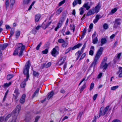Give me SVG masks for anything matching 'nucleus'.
I'll return each mask as SVG.
<instances>
[{
  "label": "nucleus",
  "mask_w": 122,
  "mask_h": 122,
  "mask_svg": "<svg viewBox=\"0 0 122 122\" xmlns=\"http://www.w3.org/2000/svg\"><path fill=\"white\" fill-rule=\"evenodd\" d=\"M5 6L6 8L8 7L9 6V0H5Z\"/></svg>",
  "instance_id": "3c124183"
},
{
  "label": "nucleus",
  "mask_w": 122,
  "mask_h": 122,
  "mask_svg": "<svg viewBox=\"0 0 122 122\" xmlns=\"http://www.w3.org/2000/svg\"><path fill=\"white\" fill-rule=\"evenodd\" d=\"M41 16V15L40 14H38L36 15L35 16V22H38L40 19Z\"/></svg>",
  "instance_id": "f3484780"
},
{
  "label": "nucleus",
  "mask_w": 122,
  "mask_h": 122,
  "mask_svg": "<svg viewBox=\"0 0 122 122\" xmlns=\"http://www.w3.org/2000/svg\"><path fill=\"white\" fill-rule=\"evenodd\" d=\"M94 13H95V12H94V9H93L92 10H90L89 11L87 12L86 16H90Z\"/></svg>",
  "instance_id": "4468645a"
},
{
  "label": "nucleus",
  "mask_w": 122,
  "mask_h": 122,
  "mask_svg": "<svg viewBox=\"0 0 122 122\" xmlns=\"http://www.w3.org/2000/svg\"><path fill=\"white\" fill-rule=\"evenodd\" d=\"M103 50V48L102 47H100V49L98 50L95 56L94 60L91 64L90 67H93V69L94 70L95 67L97 63V60L102 55Z\"/></svg>",
  "instance_id": "f257e3e1"
},
{
  "label": "nucleus",
  "mask_w": 122,
  "mask_h": 122,
  "mask_svg": "<svg viewBox=\"0 0 122 122\" xmlns=\"http://www.w3.org/2000/svg\"><path fill=\"white\" fill-rule=\"evenodd\" d=\"M48 52V50L47 49H46L42 51V53L44 54H47Z\"/></svg>",
  "instance_id": "79ce46f5"
},
{
  "label": "nucleus",
  "mask_w": 122,
  "mask_h": 122,
  "mask_svg": "<svg viewBox=\"0 0 122 122\" xmlns=\"http://www.w3.org/2000/svg\"><path fill=\"white\" fill-rule=\"evenodd\" d=\"M42 44L41 42H40V43L37 46L36 48V49L37 50H38L39 49V48L41 46V45Z\"/></svg>",
  "instance_id": "c03bdc74"
},
{
  "label": "nucleus",
  "mask_w": 122,
  "mask_h": 122,
  "mask_svg": "<svg viewBox=\"0 0 122 122\" xmlns=\"http://www.w3.org/2000/svg\"><path fill=\"white\" fill-rule=\"evenodd\" d=\"M82 45V44H81L78 43L72 47H69L66 50L65 52V54H66L68 53L71 50H74L76 48H79Z\"/></svg>",
  "instance_id": "39448f33"
},
{
  "label": "nucleus",
  "mask_w": 122,
  "mask_h": 122,
  "mask_svg": "<svg viewBox=\"0 0 122 122\" xmlns=\"http://www.w3.org/2000/svg\"><path fill=\"white\" fill-rule=\"evenodd\" d=\"M62 24L61 23L59 22L58 23L57 25V26L59 28L61 26Z\"/></svg>",
  "instance_id": "13d9d810"
},
{
  "label": "nucleus",
  "mask_w": 122,
  "mask_h": 122,
  "mask_svg": "<svg viewBox=\"0 0 122 122\" xmlns=\"http://www.w3.org/2000/svg\"><path fill=\"white\" fill-rule=\"evenodd\" d=\"M86 87V83H84V85L81 86V87L80 89V91H81V92L84 89H85Z\"/></svg>",
  "instance_id": "5701e85b"
},
{
  "label": "nucleus",
  "mask_w": 122,
  "mask_h": 122,
  "mask_svg": "<svg viewBox=\"0 0 122 122\" xmlns=\"http://www.w3.org/2000/svg\"><path fill=\"white\" fill-rule=\"evenodd\" d=\"M30 65H31V64L30 63V61L29 60L26 63L23 70V73L25 75H26V76L28 75H29V70Z\"/></svg>",
  "instance_id": "7ed1b4c3"
},
{
  "label": "nucleus",
  "mask_w": 122,
  "mask_h": 122,
  "mask_svg": "<svg viewBox=\"0 0 122 122\" xmlns=\"http://www.w3.org/2000/svg\"><path fill=\"white\" fill-rule=\"evenodd\" d=\"M67 44L66 43V42L65 41V42H64L62 44L61 46L64 47H66L67 45Z\"/></svg>",
  "instance_id": "de8ad7c7"
},
{
  "label": "nucleus",
  "mask_w": 122,
  "mask_h": 122,
  "mask_svg": "<svg viewBox=\"0 0 122 122\" xmlns=\"http://www.w3.org/2000/svg\"><path fill=\"white\" fill-rule=\"evenodd\" d=\"M82 113L83 112H80L78 114V117L77 118H78L79 117L80 119L82 114Z\"/></svg>",
  "instance_id": "49530a36"
},
{
  "label": "nucleus",
  "mask_w": 122,
  "mask_h": 122,
  "mask_svg": "<svg viewBox=\"0 0 122 122\" xmlns=\"http://www.w3.org/2000/svg\"><path fill=\"white\" fill-rule=\"evenodd\" d=\"M30 0H24L23 5H28L29 3Z\"/></svg>",
  "instance_id": "a878e982"
},
{
  "label": "nucleus",
  "mask_w": 122,
  "mask_h": 122,
  "mask_svg": "<svg viewBox=\"0 0 122 122\" xmlns=\"http://www.w3.org/2000/svg\"><path fill=\"white\" fill-rule=\"evenodd\" d=\"M14 93L15 94V96H18L19 95V93L18 92V89H15Z\"/></svg>",
  "instance_id": "473e14b6"
},
{
  "label": "nucleus",
  "mask_w": 122,
  "mask_h": 122,
  "mask_svg": "<svg viewBox=\"0 0 122 122\" xmlns=\"http://www.w3.org/2000/svg\"><path fill=\"white\" fill-rule=\"evenodd\" d=\"M11 84V82H10L8 83H6L4 84V86L5 87H8Z\"/></svg>",
  "instance_id": "c85d7f7f"
},
{
  "label": "nucleus",
  "mask_w": 122,
  "mask_h": 122,
  "mask_svg": "<svg viewBox=\"0 0 122 122\" xmlns=\"http://www.w3.org/2000/svg\"><path fill=\"white\" fill-rule=\"evenodd\" d=\"M65 19V18L63 16L61 17L60 18V20L59 21V22L62 24L63 23Z\"/></svg>",
  "instance_id": "4be33fe9"
},
{
  "label": "nucleus",
  "mask_w": 122,
  "mask_h": 122,
  "mask_svg": "<svg viewBox=\"0 0 122 122\" xmlns=\"http://www.w3.org/2000/svg\"><path fill=\"white\" fill-rule=\"evenodd\" d=\"M11 116V115L10 114H9L8 115L5 117V121H6Z\"/></svg>",
  "instance_id": "603ef678"
},
{
  "label": "nucleus",
  "mask_w": 122,
  "mask_h": 122,
  "mask_svg": "<svg viewBox=\"0 0 122 122\" xmlns=\"http://www.w3.org/2000/svg\"><path fill=\"white\" fill-rule=\"evenodd\" d=\"M13 99H14L15 100V102H16L18 101V100H17L16 99L18 96H15L14 94H13Z\"/></svg>",
  "instance_id": "37998d69"
},
{
  "label": "nucleus",
  "mask_w": 122,
  "mask_h": 122,
  "mask_svg": "<svg viewBox=\"0 0 122 122\" xmlns=\"http://www.w3.org/2000/svg\"><path fill=\"white\" fill-rule=\"evenodd\" d=\"M109 107V106H107L103 110H102V107H101L100 109V112L99 114V117H98V118H99L101 116L104 115L107 113Z\"/></svg>",
  "instance_id": "20e7f679"
},
{
  "label": "nucleus",
  "mask_w": 122,
  "mask_h": 122,
  "mask_svg": "<svg viewBox=\"0 0 122 122\" xmlns=\"http://www.w3.org/2000/svg\"><path fill=\"white\" fill-rule=\"evenodd\" d=\"M101 46H102L103 45L106 43L107 40L105 38H102L101 39Z\"/></svg>",
  "instance_id": "a211bd4d"
},
{
  "label": "nucleus",
  "mask_w": 122,
  "mask_h": 122,
  "mask_svg": "<svg viewBox=\"0 0 122 122\" xmlns=\"http://www.w3.org/2000/svg\"><path fill=\"white\" fill-rule=\"evenodd\" d=\"M15 2V0H10V4L13 6Z\"/></svg>",
  "instance_id": "c9c22d12"
},
{
  "label": "nucleus",
  "mask_w": 122,
  "mask_h": 122,
  "mask_svg": "<svg viewBox=\"0 0 122 122\" xmlns=\"http://www.w3.org/2000/svg\"><path fill=\"white\" fill-rule=\"evenodd\" d=\"M65 0H63L62 1H61L59 3V6H61L62 4H64L65 3Z\"/></svg>",
  "instance_id": "680f3d73"
},
{
  "label": "nucleus",
  "mask_w": 122,
  "mask_h": 122,
  "mask_svg": "<svg viewBox=\"0 0 122 122\" xmlns=\"http://www.w3.org/2000/svg\"><path fill=\"white\" fill-rule=\"evenodd\" d=\"M58 41L60 43H62L64 42H65V41L62 39H60L58 40Z\"/></svg>",
  "instance_id": "4c0bfd02"
},
{
  "label": "nucleus",
  "mask_w": 122,
  "mask_h": 122,
  "mask_svg": "<svg viewBox=\"0 0 122 122\" xmlns=\"http://www.w3.org/2000/svg\"><path fill=\"white\" fill-rule=\"evenodd\" d=\"M97 96V94H96L95 95H94L93 97V99L94 100H95Z\"/></svg>",
  "instance_id": "774afa93"
},
{
  "label": "nucleus",
  "mask_w": 122,
  "mask_h": 122,
  "mask_svg": "<svg viewBox=\"0 0 122 122\" xmlns=\"http://www.w3.org/2000/svg\"><path fill=\"white\" fill-rule=\"evenodd\" d=\"M60 92L61 93L64 94L65 92V91L63 88H62L60 91Z\"/></svg>",
  "instance_id": "6e6d98bb"
},
{
  "label": "nucleus",
  "mask_w": 122,
  "mask_h": 122,
  "mask_svg": "<svg viewBox=\"0 0 122 122\" xmlns=\"http://www.w3.org/2000/svg\"><path fill=\"white\" fill-rule=\"evenodd\" d=\"M121 55V53H120L118 54L117 57L116 58V59L117 60V61H118L119 60V59H120V57Z\"/></svg>",
  "instance_id": "a19ab883"
},
{
  "label": "nucleus",
  "mask_w": 122,
  "mask_h": 122,
  "mask_svg": "<svg viewBox=\"0 0 122 122\" xmlns=\"http://www.w3.org/2000/svg\"><path fill=\"white\" fill-rule=\"evenodd\" d=\"M20 31L18 30L16 32L15 36L16 38H18L20 36Z\"/></svg>",
  "instance_id": "bb28decb"
},
{
  "label": "nucleus",
  "mask_w": 122,
  "mask_h": 122,
  "mask_svg": "<svg viewBox=\"0 0 122 122\" xmlns=\"http://www.w3.org/2000/svg\"><path fill=\"white\" fill-rule=\"evenodd\" d=\"M26 84V83L25 82H22L20 85V86L22 88H23L25 87Z\"/></svg>",
  "instance_id": "cd10ccee"
},
{
  "label": "nucleus",
  "mask_w": 122,
  "mask_h": 122,
  "mask_svg": "<svg viewBox=\"0 0 122 122\" xmlns=\"http://www.w3.org/2000/svg\"><path fill=\"white\" fill-rule=\"evenodd\" d=\"M92 42L94 44H96L98 41V39L97 37L92 39Z\"/></svg>",
  "instance_id": "393cba45"
},
{
  "label": "nucleus",
  "mask_w": 122,
  "mask_h": 122,
  "mask_svg": "<svg viewBox=\"0 0 122 122\" xmlns=\"http://www.w3.org/2000/svg\"><path fill=\"white\" fill-rule=\"evenodd\" d=\"M81 0H75L73 3V6L74 7L76 5L77 3L80 5L81 4Z\"/></svg>",
  "instance_id": "ddd939ff"
},
{
  "label": "nucleus",
  "mask_w": 122,
  "mask_h": 122,
  "mask_svg": "<svg viewBox=\"0 0 122 122\" xmlns=\"http://www.w3.org/2000/svg\"><path fill=\"white\" fill-rule=\"evenodd\" d=\"M14 76V75L12 74H8L7 76V80H9L11 79Z\"/></svg>",
  "instance_id": "aec40b11"
},
{
  "label": "nucleus",
  "mask_w": 122,
  "mask_h": 122,
  "mask_svg": "<svg viewBox=\"0 0 122 122\" xmlns=\"http://www.w3.org/2000/svg\"><path fill=\"white\" fill-rule=\"evenodd\" d=\"M117 9L116 8H114L113 9H112L111 10V12L113 14L117 10Z\"/></svg>",
  "instance_id": "bf43d9fd"
},
{
  "label": "nucleus",
  "mask_w": 122,
  "mask_h": 122,
  "mask_svg": "<svg viewBox=\"0 0 122 122\" xmlns=\"http://www.w3.org/2000/svg\"><path fill=\"white\" fill-rule=\"evenodd\" d=\"M102 75V73H100L98 75L97 78L98 79H99L101 77Z\"/></svg>",
  "instance_id": "69168bd1"
},
{
  "label": "nucleus",
  "mask_w": 122,
  "mask_h": 122,
  "mask_svg": "<svg viewBox=\"0 0 122 122\" xmlns=\"http://www.w3.org/2000/svg\"><path fill=\"white\" fill-rule=\"evenodd\" d=\"M32 32L33 34H35L37 32V31L35 28H33L32 30Z\"/></svg>",
  "instance_id": "e433bc0d"
},
{
  "label": "nucleus",
  "mask_w": 122,
  "mask_h": 122,
  "mask_svg": "<svg viewBox=\"0 0 122 122\" xmlns=\"http://www.w3.org/2000/svg\"><path fill=\"white\" fill-rule=\"evenodd\" d=\"M103 27L104 29L105 30H107L108 28V25L107 23L104 24H103Z\"/></svg>",
  "instance_id": "7c9ffc66"
},
{
  "label": "nucleus",
  "mask_w": 122,
  "mask_h": 122,
  "mask_svg": "<svg viewBox=\"0 0 122 122\" xmlns=\"http://www.w3.org/2000/svg\"><path fill=\"white\" fill-rule=\"evenodd\" d=\"M20 109V105H17L15 110H14L13 112V114L14 116H17L18 115Z\"/></svg>",
  "instance_id": "0eeeda50"
},
{
  "label": "nucleus",
  "mask_w": 122,
  "mask_h": 122,
  "mask_svg": "<svg viewBox=\"0 0 122 122\" xmlns=\"http://www.w3.org/2000/svg\"><path fill=\"white\" fill-rule=\"evenodd\" d=\"M101 7V6L100 5V4L99 3L94 8V10L95 13H97L99 12Z\"/></svg>",
  "instance_id": "9d476101"
},
{
  "label": "nucleus",
  "mask_w": 122,
  "mask_h": 122,
  "mask_svg": "<svg viewBox=\"0 0 122 122\" xmlns=\"http://www.w3.org/2000/svg\"><path fill=\"white\" fill-rule=\"evenodd\" d=\"M117 34L115 33V34H113L110 37V38L111 39H113L114 38L116 35Z\"/></svg>",
  "instance_id": "e2e57ef3"
},
{
  "label": "nucleus",
  "mask_w": 122,
  "mask_h": 122,
  "mask_svg": "<svg viewBox=\"0 0 122 122\" xmlns=\"http://www.w3.org/2000/svg\"><path fill=\"white\" fill-rule=\"evenodd\" d=\"M119 87L118 86H113L111 88V89L112 90H114L117 89Z\"/></svg>",
  "instance_id": "72a5a7b5"
},
{
  "label": "nucleus",
  "mask_w": 122,
  "mask_h": 122,
  "mask_svg": "<svg viewBox=\"0 0 122 122\" xmlns=\"http://www.w3.org/2000/svg\"><path fill=\"white\" fill-rule=\"evenodd\" d=\"M94 53V51L92 50H90L89 51V54L91 56H92L93 55Z\"/></svg>",
  "instance_id": "5fc2aeb1"
},
{
  "label": "nucleus",
  "mask_w": 122,
  "mask_h": 122,
  "mask_svg": "<svg viewBox=\"0 0 122 122\" xmlns=\"http://www.w3.org/2000/svg\"><path fill=\"white\" fill-rule=\"evenodd\" d=\"M40 118V117L39 116L36 117L35 118L34 122H37Z\"/></svg>",
  "instance_id": "052dcab7"
},
{
  "label": "nucleus",
  "mask_w": 122,
  "mask_h": 122,
  "mask_svg": "<svg viewBox=\"0 0 122 122\" xmlns=\"http://www.w3.org/2000/svg\"><path fill=\"white\" fill-rule=\"evenodd\" d=\"M96 35V31H95L94 32L92 36V39H94L95 38V37Z\"/></svg>",
  "instance_id": "338daca9"
},
{
  "label": "nucleus",
  "mask_w": 122,
  "mask_h": 122,
  "mask_svg": "<svg viewBox=\"0 0 122 122\" xmlns=\"http://www.w3.org/2000/svg\"><path fill=\"white\" fill-rule=\"evenodd\" d=\"M54 93L53 91H52L48 93L47 98L48 100L50 99L53 96Z\"/></svg>",
  "instance_id": "2eb2a0df"
},
{
  "label": "nucleus",
  "mask_w": 122,
  "mask_h": 122,
  "mask_svg": "<svg viewBox=\"0 0 122 122\" xmlns=\"http://www.w3.org/2000/svg\"><path fill=\"white\" fill-rule=\"evenodd\" d=\"M16 49L20 51L18 56L20 57L22 56L23 51L25 48V46L23 45L22 43H18L16 45Z\"/></svg>",
  "instance_id": "f03ea898"
},
{
  "label": "nucleus",
  "mask_w": 122,
  "mask_h": 122,
  "mask_svg": "<svg viewBox=\"0 0 122 122\" xmlns=\"http://www.w3.org/2000/svg\"><path fill=\"white\" fill-rule=\"evenodd\" d=\"M83 51L84 50H82L81 49L80 52L79 51L76 53V55H78V54H79V53L81 54L82 53Z\"/></svg>",
  "instance_id": "864d4df0"
},
{
  "label": "nucleus",
  "mask_w": 122,
  "mask_h": 122,
  "mask_svg": "<svg viewBox=\"0 0 122 122\" xmlns=\"http://www.w3.org/2000/svg\"><path fill=\"white\" fill-rule=\"evenodd\" d=\"M14 32V30L13 29H12L11 31H10V37H11L13 35Z\"/></svg>",
  "instance_id": "2f4dec72"
},
{
  "label": "nucleus",
  "mask_w": 122,
  "mask_h": 122,
  "mask_svg": "<svg viewBox=\"0 0 122 122\" xmlns=\"http://www.w3.org/2000/svg\"><path fill=\"white\" fill-rule=\"evenodd\" d=\"M121 19H116L113 22L114 23L113 26V28H117L118 25H120V24Z\"/></svg>",
  "instance_id": "6e6552de"
},
{
  "label": "nucleus",
  "mask_w": 122,
  "mask_h": 122,
  "mask_svg": "<svg viewBox=\"0 0 122 122\" xmlns=\"http://www.w3.org/2000/svg\"><path fill=\"white\" fill-rule=\"evenodd\" d=\"M83 7H81L79 9V10L80 11V14L81 15H82L84 13V11L83 10Z\"/></svg>",
  "instance_id": "c756f323"
},
{
  "label": "nucleus",
  "mask_w": 122,
  "mask_h": 122,
  "mask_svg": "<svg viewBox=\"0 0 122 122\" xmlns=\"http://www.w3.org/2000/svg\"><path fill=\"white\" fill-rule=\"evenodd\" d=\"M107 66L108 65L107 63H101L100 66V68L102 69L103 68V70H105L106 69Z\"/></svg>",
  "instance_id": "9b49d317"
},
{
  "label": "nucleus",
  "mask_w": 122,
  "mask_h": 122,
  "mask_svg": "<svg viewBox=\"0 0 122 122\" xmlns=\"http://www.w3.org/2000/svg\"><path fill=\"white\" fill-rule=\"evenodd\" d=\"M59 50V47L58 46H56L51 51V54L52 55L56 57V56L59 53L58 51Z\"/></svg>",
  "instance_id": "423d86ee"
},
{
  "label": "nucleus",
  "mask_w": 122,
  "mask_h": 122,
  "mask_svg": "<svg viewBox=\"0 0 122 122\" xmlns=\"http://www.w3.org/2000/svg\"><path fill=\"white\" fill-rule=\"evenodd\" d=\"M33 74L34 76H38L39 75V73L35 71H33Z\"/></svg>",
  "instance_id": "ea45409f"
},
{
  "label": "nucleus",
  "mask_w": 122,
  "mask_h": 122,
  "mask_svg": "<svg viewBox=\"0 0 122 122\" xmlns=\"http://www.w3.org/2000/svg\"><path fill=\"white\" fill-rule=\"evenodd\" d=\"M26 76V78L25 79H24V81H23V82H25V83H26V82L27 81H28V78L29 76V75H27Z\"/></svg>",
  "instance_id": "a18cd8bd"
},
{
  "label": "nucleus",
  "mask_w": 122,
  "mask_h": 122,
  "mask_svg": "<svg viewBox=\"0 0 122 122\" xmlns=\"http://www.w3.org/2000/svg\"><path fill=\"white\" fill-rule=\"evenodd\" d=\"M107 58L106 57H105L104 59H103L101 63H105V62L107 61Z\"/></svg>",
  "instance_id": "4d7b16f0"
},
{
  "label": "nucleus",
  "mask_w": 122,
  "mask_h": 122,
  "mask_svg": "<svg viewBox=\"0 0 122 122\" xmlns=\"http://www.w3.org/2000/svg\"><path fill=\"white\" fill-rule=\"evenodd\" d=\"M51 62H48L47 64L46 65V68H47L50 67L51 65Z\"/></svg>",
  "instance_id": "8fccbe9b"
},
{
  "label": "nucleus",
  "mask_w": 122,
  "mask_h": 122,
  "mask_svg": "<svg viewBox=\"0 0 122 122\" xmlns=\"http://www.w3.org/2000/svg\"><path fill=\"white\" fill-rule=\"evenodd\" d=\"M20 51L18 50L17 49H16L14 51L13 53V55L14 56H16L18 55V53L19 52V51Z\"/></svg>",
  "instance_id": "b1692460"
},
{
  "label": "nucleus",
  "mask_w": 122,
  "mask_h": 122,
  "mask_svg": "<svg viewBox=\"0 0 122 122\" xmlns=\"http://www.w3.org/2000/svg\"><path fill=\"white\" fill-rule=\"evenodd\" d=\"M94 84L93 83H92L91 84L90 88V90H92L94 88Z\"/></svg>",
  "instance_id": "58836bf2"
},
{
  "label": "nucleus",
  "mask_w": 122,
  "mask_h": 122,
  "mask_svg": "<svg viewBox=\"0 0 122 122\" xmlns=\"http://www.w3.org/2000/svg\"><path fill=\"white\" fill-rule=\"evenodd\" d=\"M86 56V54L85 53H83L81 56V58L79 59V61H81V59H83Z\"/></svg>",
  "instance_id": "09e8293b"
},
{
  "label": "nucleus",
  "mask_w": 122,
  "mask_h": 122,
  "mask_svg": "<svg viewBox=\"0 0 122 122\" xmlns=\"http://www.w3.org/2000/svg\"><path fill=\"white\" fill-rule=\"evenodd\" d=\"M83 7L86 8V10H88L91 7L89 5V3L88 2L84 4L83 5Z\"/></svg>",
  "instance_id": "dca6fc26"
},
{
  "label": "nucleus",
  "mask_w": 122,
  "mask_h": 122,
  "mask_svg": "<svg viewBox=\"0 0 122 122\" xmlns=\"http://www.w3.org/2000/svg\"><path fill=\"white\" fill-rule=\"evenodd\" d=\"M62 11V9L61 8H60L58 9L56 12V15H59Z\"/></svg>",
  "instance_id": "6ab92c4d"
},
{
  "label": "nucleus",
  "mask_w": 122,
  "mask_h": 122,
  "mask_svg": "<svg viewBox=\"0 0 122 122\" xmlns=\"http://www.w3.org/2000/svg\"><path fill=\"white\" fill-rule=\"evenodd\" d=\"M65 60V58L64 57H62L58 61H57V64H59V66H61L64 63Z\"/></svg>",
  "instance_id": "1a4fd4ad"
},
{
  "label": "nucleus",
  "mask_w": 122,
  "mask_h": 122,
  "mask_svg": "<svg viewBox=\"0 0 122 122\" xmlns=\"http://www.w3.org/2000/svg\"><path fill=\"white\" fill-rule=\"evenodd\" d=\"M70 29L71 30H73V32H74L75 31V26L74 24L72 25L70 24Z\"/></svg>",
  "instance_id": "412c9836"
},
{
  "label": "nucleus",
  "mask_w": 122,
  "mask_h": 122,
  "mask_svg": "<svg viewBox=\"0 0 122 122\" xmlns=\"http://www.w3.org/2000/svg\"><path fill=\"white\" fill-rule=\"evenodd\" d=\"M118 69V71L116 73L117 74H119L120 72L122 73V67L120 66Z\"/></svg>",
  "instance_id": "f704fd0d"
},
{
  "label": "nucleus",
  "mask_w": 122,
  "mask_h": 122,
  "mask_svg": "<svg viewBox=\"0 0 122 122\" xmlns=\"http://www.w3.org/2000/svg\"><path fill=\"white\" fill-rule=\"evenodd\" d=\"M26 97V95L25 94H23L20 100V102L22 104H23L25 101V98Z\"/></svg>",
  "instance_id": "f8f14e48"
},
{
  "label": "nucleus",
  "mask_w": 122,
  "mask_h": 122,
  "mask_svg": "<svg viewBox=\"0 0 122 122\" xmlns=\"http://www.w3.org/2000/svg\"><path fill=\"white\" fill-rule=\"evenodd\" d=\"M51 22H50L49 23H48L46 24V25L44 29H45L46 28H47L49 26V25L51 24Z\"/></svg>",
  "instance_id": "0e129e2a"
}]
</instances>
